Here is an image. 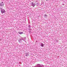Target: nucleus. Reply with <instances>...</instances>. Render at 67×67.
<instances>
[{"mask_svg":"<svg viewBox=\"0 0 67 67\" xmlns=\"http://www.w3.org/2000/svg\"><path fill=\"white\" fill-rule=\"evenodd\" d=\"M1 11L2 13V14L4 13L5 12V10L3 9L1 10Z\"/></svg>","mask_w":67,"mask_h":67,"instance_id":"f257e3e1","label":"nucleus"},{"mask_svg":"<svg viewBox=\"0 0 67 67\" xmlns=\"http://www.w3.org/2000/svg\"><path fill=\"white\" fill-rule=\"evenodd\" d=\"M0 5L1 7H3L4 5V3L3 2H1L0 4Z\"/></svg>","mask_w":67,"mask_h":67,"instance_id":"f03ea898","label":"nucleus"},{"mask_svg":"<svg viewBox=\"0 0 67 67\" xmlns=\"http://www.w3.org/2000/svg\"><path fill=\"white\" fill-rule=\"evenodd\" d=\"M36 5V4L35 3L34 4L33 2L31 3V5H32L33 7H34V6Z\"/></svg>","mask_w":67,"mask_h":67,"instance_id":"7ed1b4c3","label":"nucleus"},{"mask_svg":"<svg viewBox=\"0 0 67 67\" xmlns=\"http://www.w3.org/2000/svg\"><path fill=\"white\" fill-rule=\"evenodd\" d=\"M18 33L20 34H23V32H19Z\"/></svg>","mask_w":67,"mask_h":67,"instance_id":"20e7f679","label":"nucleus"},{"mask_svg":"<svg viewBox=\"0 0 67 67\" xmlns=\"http://www.w3.org/2000/svg\"><path fill=\"white\" fill-rule=\"evenodd\" d=\"M41 46L42 47H43L44 46V44L43 43H41Z\"/></svg>","mask_w":67,"mask_h":67,"instance_id":"39448f33","label":"nucleus"},{"mask_svg":"<svg viewBox=\"0 0 67 67\" xmlns=\"http://www.w3.org/2000/svg\"><path fill=\"white\" fill-rule=\"evenodd\" d=\"M26 56H29V53H26Z\"/></svg>","mask_w":67,"mask_h":67,"instance_id":"423d86ee","label":"nucleus"},{"mask_svg":"<svg viewBox=\"0 0 67 67\" xmlns=\"http://www.w3.org/2000/svg\"><path fill=\"white\" fill-rule=\"evenodd\" d=\"M46 16H47V15L46 14H45L44 15V16L45 18H46Z\"/></svg>","mask_w":67,"mask_h":67,"instance_id":"0eeeda50","label":"nucleus"},{"mask_svg":"<svg viewBox=\"0 0 67 67\" xmlns=\"http://www.w3.org/2000/svg\"><path fill=\"white\" fill-rule=\"evenodd\" d=\"M48 0H46V1H48Z\"/></svg>","mask_w":67,"mask_h":67,"instance_id":"6e6552de","label":"nucleus"}]
</instances>
